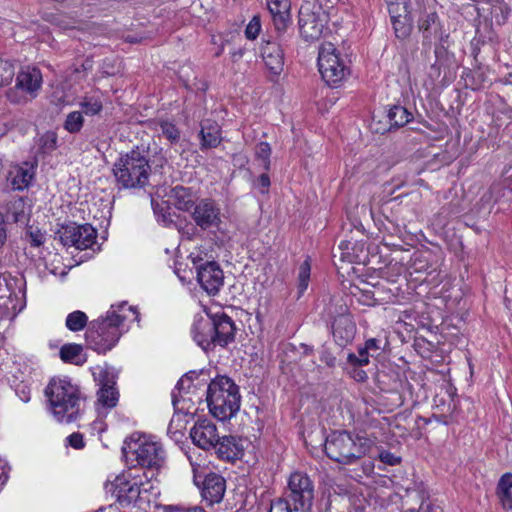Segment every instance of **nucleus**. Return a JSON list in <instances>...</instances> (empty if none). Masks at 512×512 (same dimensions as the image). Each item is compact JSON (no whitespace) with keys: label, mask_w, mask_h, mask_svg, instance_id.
<instances>
[{"label":"nucleus","mask_w":512,"mask_h":512,"mask_svg":"<svg viewBox=\"0 0 512 512\" xmlns=\"http://www.w3.org/2000/svg\"><path fill=\"white\" fill-rule=\"evenodd\" d=\"M322 7L326 9V11L336 4L339 3L340 0H316Z\"/></svg>","instance_id":"obj_57"},{"label":"nucleus","mask_w":512,"mask_h":512,"mask_svg":"<svg viewBox=\"0 0 512 512\" xmlns=\"http://www.w3.org/2000/svg\"><path fill=\"white\" fill-rule=\"evenodd\" d=\"M171 197L174 199V205L178 210L188 212L196 205L195 195L191 188L180 185L171 190Z\"/></svg>","instance_id":"obj_26"},{"label":"nucleus","mask_w":512,"mask_h":512,"mask_svg":"<svg viewBox=\"0 0 512 512\" xmlns=\"http://www.w3.org/2000/svg\"><path fill=\"white\" fill-rule=\"evenodd\" d=\"M320 360L328 367H334L336 364V358L328 351L322 352Z\"/></svg>","instance_id":"obj_54"},{"label":"nucleus","mask_w":512,"mask_h":512,"mask_svg":"<svg viewBox=\"0 0 512 512\" xmlns=\"http://www.w3.org/2000/svg\"><path fill=\"white\" fill-rule=\"evenodd\" d=\"M491 196H492V191H490V192H488L487 194H485V196L483 197V199H484V200H485V199L489 200V199L491 198Z\"/></svg>","instance_id":"obj_63"},{"label":"nucleus","mask_w":512,"mask_h":512,"mask_svg":"<svg viewBox=\"0 0 512 512\" xmlns=\"http://www.w3.org/2000/svg\"><path fill=\"white\" fill-rule=\"evenodd\" d=\"M42 73L37 67H23L16 75L15 83L24 91L36 98L42 87Z\"/></svg>","instance_id":"obj_18"},{"label":"nucleus","mask_w":512,"mask_h":512,"mask_svg":"<svg viewBox=\"0 0 512 512\" xmlns=\"http://www.w3.org/2000/svg\"><path fill=\"white\" fill-rule=\"evenodd\" d=\"M265 66L274 75H279L284 67V53L276 42H266L261 49Z\"/></svg>","instance_id":"obj_19"},{"label":"nucleus","mask_w":512,"mask_h":512,"mask_svg":"<svg viewBox=\"0 0 512 512\" xmlns=\"http://www.w3.org/2000/svg\"><path fill=\"white\" fill-rule=\"evenodd\" d=\"M187 374H191L190 375V384L192 383L193 379L196 378L198 376L197 372L196 371H190L188 372Z\"/></svg>","instance_id":"obj_61"},{"label":"nucleus","mask_w":512,"mask_h":512,"mask_svg":"<svg viewBox=\"0 0 512 512\" xmlns=\"http://www.w3.org/2000/svg\"><path fill=\"white\" fill-rule=\"evenodd\" d=\"M107 492H111L122 506L135 502L141 493L140 485L137 482L128 481L125 476H118L116 479L105 485Z\"/></svg>","instance_id":"obj_15"},{"label":"nucleus","mask_w":512,"mask_h":512,"mask_svg":"<svg viewBox=\"0 0 512 512\" xmlns=\"http://www.w3.org/2000/svg\"><path fill=\"white\" fill-rule=\"evenodd\" d=\"M7 215L15 223H25L28 220V208L24 198H13L7 205Z\"/></svg>","instance_id":"obj_29"},{"label":"nucleus","mask_w":512,"mask_h":512,"mask_svg":"<svg viewBox=\"0 0 512 512\" xmlns=\"http://www.w3.org/2000/svg\"><path fill=\"white\" fill-rule=\"evenodd\" d=\"M151 204L158 223L164 227H169L174 223L171 208L166 201L156 202L152 199Z\"/></svg>","instance_id":"obj_31"},{"label":"nucleus","mask_w":512,"mask_h":512,"mask_svg":"<svg viewBox=\"0 0 512 512\" xmlns=\"http://www.w3.org/2000/svg\"><path fill=\"white\" fill-rule=\"evenodd\" d=\"M269 512H295L293 505L285 497L279 498L271 503Z\"/></svg>","instance_id":"obj_46"},{"label":"nucleus","mask_w":512,"mask_h":512,"mask_svg":"<svg viewBox=\"0 0 512 512\" xmlns=\"http://www.w3.org/2000/svg\"><path fill=\"white\" fill-rule=\"evenodd\" d=\"M379 459L381 460V462L390 466L397 465L401 462L400 457L395 456L393 453L389 451H381L379 453Z\"/></svg>","instance_id":"obj_48"},{"label":"nucleus","mask_w":512,"mask_h":512,"mask_svg":"<svg viewBox=\"0 0 512 512\" xmlns=\"http://www.w3.org/2000/svg\"><path fill=\"white\" fill-rule=\"evenodd\" d=\"M58 235L64 246H75L77 249L84 250L94 244L97 232L90 224L69 223L62 226Z\"/></svg>","instance_id":"obj_11"},{"label":"nucleus","mask_w":512,"mask_h":512,"mask_svg":"<svg viewBox=\"0 0 512 512\" xmlns=\"http://www.w3.org/2000/svg\"><path fill=\"white\" fill-rule=\"evenodd\" d=\"M242 55H243V52H242L241 49H238V50H236V51H234L232 53V57H233L234 60H237V59L241 58Z\"/></svg>","instance_id":"obj_60"},{"label":"nucleus","mask_w":512,"mask_h":512,"mask_svg":"<svg viewBox=\"0 0 512 512\" xmlns=\"http://www.w3.org/2000/svg\"><path fill=\"white\" fill-rule=\"evenodd\" d=\"M100 389L98 391V402L106 408H113L118 402V391L115 388V381L105 375L100 380Z\"/></svg>","instance_id":"obj_24"},{"label":"nucleus","mask_w":512,"mask_h":512,"mask_svg":"<svg viewBox=\"0 0 512 512\" xmlns=\"http://www.w3.org/2000/svg\"><path fill=\"white\" fill-rule=\"evenodd\" d=\"M26 236L31 246L39 247L44 243V234L38 228L29 227Z\"/></svg>","instance_id":"obj_45"},{"label":"nucleus","mask_w":512,"mask_h":512,"mask_svg":"<svg viewBox=\"0 0 512 512\" xmlns=\"http://www.w3.org/2000/svg\"><path fill=\"white\" fill-rule=\"evenodd\" d=\"M260 29V19L254 16L245 29V35L248 39L253 40L259 35Z\"/></svg>","instance_id":"obj_47"},{"label":"nucleus","mask_w":512,"mask_h":512,"mask_svg":"<svg viewBox=\"0 0 512 512\" xmlns=\"http://www.w3.org/2000/svg\"><path fill=\"white\" fill-rule=\"evenodd\" d=\"M197 280L209 295H215L223 286L224 274L217 262L207 261L197 266Z\"/></svg>","instance_id":"obj_13"},{"label":"nucleus","mask_w":512,"mask_h":512,"mask_svg":"<svg viewBox=\"0 0 512 512\" xmlns=\"http://www.w3.org/2000/svg\"><path fill=\"white\" fill-rule=\"evenodd\" d=\"M57 148V134L47 131L40 138V149L43 153H51Z\"/></svg>","instance_id":"obj_41"},{"label":"nucleus","mask_w":512,"mask_h":512,"mask_svg":"<svg viewBox=\"0 0 512 512\" xmlns=\"http://www.w3.org/2000/svg\"><path fill=\"white\" fill-rule=\"evenodd\" d=\"M388 119L391 127H403L407 123H409L413 115L410 113L405 107L400 105L392 106L388 111Z\"/></svg>","instance_id":"obj_30"},{"label":"nucleus","mask_w":512,"mask_h":512,"mask_svg":"<svg viewBox=\"0 0 512 512\" xmlns=\"http://www.w3.org/2000/svg\"><path fill=\"white\" fill-rule=\"evenodd\" d=\"M392 25L397 38L404 39L409 36L411 32V26L407 22V17L404 16V20L399 16H391Z\"/></svg>","instance_id":"obj_34"},{"label":"nucleus","mask_w":512,"mask_h":512,"mask_svg":"<svg viewBox=\"0 0 512 512\" xmlns=\"http://www.w3.org/2000/svg\"><path fill=\"white\" fill-rule=\"evenodd\" d=\"M201 150L215 148L221 143V129L215 121L204 120L200 130Z\"/></svg>","instance_id":"obj_22"},{"label":"nucleus","mask_w":512,"mask_h":512,"mask_svg":"<svg viewBox=\"0 0 512 512\" xmlns=\"http://www.w3.org/2000/svg\"><path fill=\"white\" fill-rule=\"evenodd\" d=\"M212 449L215 451L218 458L226 461H233L240 458L243 451L240 442L236 437L231 435L219 436V441L214 443Z\"/></svg>","instance_id":"obj_20"},{"label":"nucleus","mask_w":512,"mask_h":512,"mask_svg":"<svg viewBox=\"0 0 512 512\" xmlns=\"http://www.w3.org/2000/svg\"><path fill=\"white\" fill-rule=\"evenodd\" d=\"M126 305L127 303L123 302L118 306L122 313H118L112 306L106 317L90 323L85 333V339L91 349L98 353H106L115 346L121 336L120 325L128 318L126 311L134 316L135 321H139V313L136 308L129 306L125 309Z\"/></svg>","instance_id":"obj_1"},{"label":"nucleus","mask_w":512,"mask_h":512,"mask_svg":"<svg viewBox=\"0 0 512 512\" xmlns=\"http://www.w3.org/2000/svg\"><path fill=\"white\" fill-rule=\"evenodd\" d=\"M92 67H93V60L91 58H87L83 61V63L81 64V68H82V72H87V71H90L92 70Z\"/></svg>","instance_id":"obj_58"},{"label":"nucleus","mask_w":512,"mask_h":512,"mask_svg":"<svg viewBox=\"0 0 512 512\" xmlns=\"http://www.w3.org/2000/svg\"><path fill=\"white\" fill-rule=\"evenodd\" d=\"M507 81L509 83H512V73L509 74L508 78H507Z\"/></svg>","instance_id":"obj_64"},{"label":"nucleus","mask_w":512,"mask_h":512,"mask_svg":"<svg viewBox=\"0 0 512 512\" xmlns=\"http://www.w3.org/2000/svg\"><path fill=\"white\" fill-rule=\"evenodd\" d=\"M235 160L239 163L240 166H244L248 162L247 158L244 156H238L235 158Z\"/></svg>","instance_id":"obj_59"},{"label":"nucleus","mask_w":512,"mask_h":512,"mask_svg":"<svg viewBox=\"0 0 512 512\" xmlns=\"http://www.w3.org/2000/svg\"><path fill=\"white\" fill-rule=\"evenodd\" d=\"M373 444L374 442L364 435L333 431L326 438L324 451L327 457L339 464L353 465L370 452Z\"/></svg>","instance_id":"obj_3"},{"label":"nucleus","mask_w":512,"mask_h":512,"mask_svg":"<svg viewBox=\"0 0 512 512\" xmlns=\"http://www.w3.org/2000/svg\"><path fill=\"white\" fill-rule=\"evenodd\" d=\"M235 331L233 320L224 313L195 318L191 330L194 341L204 351L217 345L225 347L234 340Z\"/></svg>","instance_id":"obj_2"},{"label":"nucleus","mask_w":512,"mask_h":512,"mask_svg":"<svg viewBox=\"0 0 512 512\" xmlns=\"http://www.w3.org/2000/svg\"><path fill=\"white\" fill-rule=\"evenodd\" d=\"M87 322V315L80 310H76L68 314L65 325L70 331L77 332L84 329Z\"/></svg>","instance_id":"obj_33"},{"label":"nucleus","mask_w":512,"mask_h":512,"mask_svg":"<svg viewBox=\"0 0 512 512\" xmlns=\"http://www.w3.org/2000/svg\"><path fill=\"white\" fill-rule=\"evenodd\" d=\"M83 116L79 111H73L66 117L64 128L70 133H77L83 127Z\"/></svg>","instance_id":"obj_36"},{"label":"nucleus","mask_w":512,"mask_h":512,"mask_svg":"<svg viewBox=\"0 0 512 512\" xmlns=\"http://www.w3.org/2000/svg\"><path fill=\"white\" fill-rule=\"evenodd\" d=\"M365 347L369 350V351H379L380 350V346H379V341L375 338H371V339H368L366 342H365Z\"/></svg>","instance_id":"obj_56"},{"label":"nucleus","mask_w":512,"mask_h":512,"mask_svg":"<svg viewBox=\"0 0 512 512\" xmlns=\"http://www.w3.org/2000/svg\"><path fill=\"white\" fill-rule=\"evenodd\" d=\"M358 376L360 380H365L367 378L366 373L364 371H360L358 373Z\"/></svg>","instance_id":"obj_62"},{"label":"nucleus","mask_w":512,"mask_h":512,"mask_svg":"<svg viewBox=\"0 0 512 512\" xmlns=\"http://www.w3.org/2000/svg\"><path fill=\"white\" fill-rule=\"evenodd\" d=\"M310 263L308 260H305L299 267L298 273V296L300 297L303 292L307 289L309 279H310Z\"/></svg>","instance_id":"obj_38"},{"label":"nucleus","mask_w":512,"mask_h":512,"mask_svg":"<svg viewBox=\"0 0 512 512\" xmlns=\"http://www.w3.org/2000/svg\"><path fill=\"white\" fill-rule=\"evenodd\" d=\"M190 436L193 443L204 450L212 449L219 441L216 425L208 419L198 420L191 428Z\"/></svg>","instance_id":"obj_16"},{"label":"nucleus","mask_w":512,"mask_h":512,"mask_svg":"<svg viewBox=\"0 0 512 512\" xmlns=\"http://www.w3.org/2000/svg\"><path fill=\"white\" fill-rule=\"evenodd\" d=\"M163 136L171 143H177L180 139V131L175 124L169 121H161L159 123Z\"/></svg>","instance_id":"obj_40"},{"label":"nucleus","mask_w":512,"mask_h":512,"mask_svg":"<svg viewBox=\"0 0 512 512\" xmlns=\"http://www.w3.org/2000/svg\"><path fill=\"white\" fill-rule=\"evenodd\" d=\"M15 75V69L8 60L0 59V87L8 85Z\"/></svg>","instance_id":"obj_39"},{"label":"nucleus","mask_w":512,"mask_h":512,"mask_svg":"<svg viewBox=\"0 0 512 512\" xmlns=\"http://www.w3.org/2000/svg\"><path fill=\"white\" fill-rule=\"evenodd\" d=\"M267 7L272 15L275 28L278 32L284 31L290 20V0H267Z\"/></svg>","instance_id":"obj_21"},{"label":"nucleus","mask_w":512,"mask_h":512,"mask_svg":"<svg viewBox=\"0 0 512 512\" xmlns=\"http://www.w3.org/2000/svg\"><path fill=\"white\" fill-rule=\"evenodd\" d=\"M314 492L310 477L302 472H294L289 477L284 497L293 505L295 512H311Z\"/></svg>","instance_id":"obj_9"},{"label":"nucleus","mask_w":512,"mask_h":512,"mask_svg":"<svg viewBox=\"0 0 512 512\" xmlns=\"http://www.w3.org/2000/svg\"><path fill=\"white\" fill-rule=\"evenodd\" d=\"M318 67L323 80L329 86L336 87L349 75L344 59L330 42L323 43L319 48Z\"/></svg>","instance_id":"obj_8"},{"label":"nucleus","mask_w":512,"mask_h":512,"mask_svg":"<svg viewBox=\"0 0 512 512\" xmlns=\"http://www.w3.org/2000/svg\"><path fill=\"white\" fill-rule=\"evenodd\" d=\"M179 232L181 233L182 237L188 240H192L197 234V228L191 224H188L185 227L179 228Z\"/></svg>","instance_id":"obj_52"},{"label":"nucleus","mask_w":512,"mask_h":512,"mask_svg":"<svg viewBox=\"0 0 512 512\" xmlns=\"http://www.w3.org/2000/svg\"><path fill=\"white\" fill-rule=\"evenodd\" d=\"M328 11L316 0H304L298 13V25L301 37L306 42L319 40L328 30Z\"/></svg>","instance_id":"obj_7"},{"label":"nucleus","mask_w":512,"mask_h":512,"mask_svg":"<svg viewBox=\"0 0 512 512\" xmlns=\"http://www.w3.org/2000/svg\"><path fill=\"white\" fill-rule=\"evenodd\" d=\"M7 100L14 105H26L35 98L27 94L24 89L15 85L6 91Z\"/></svg>","instance_id":"obj_32"},{"label":"nucleus","mask_w":512,"mask_h":512,"mask_svg":"<svg viewBox=\"0 0 512 512\" xmlns=\"http://www.w3.org/2000/svg\"><path fill=\"white\" fill-rule=\"evenodd\" d=\"M151 167L145 150L138 147L122 155L113 165V175L119 188L137 189L149 182Z\"/></svg>","instance_id":"obj_4"},{"label":"nucleus","mask_w":512,"mask_h":512,"mask_svg":"<svg viewBox=\"0 0 512 512\" xmlns=\"http://www.w3.org/2000/svg\"><path fill=\"white\" fill-rule=\"evenodd\" d=\"M419 30L422 32L424 42L432 43L442 38L440 23L435 12L427 13L420 18Z\"/></svg>","instance_id":"obj_23"},{"label":"nucleus","mask_w":512,"mask_h":512,"mask_svg":"<svg viewBox=\"0 0 512 512\" xmlns=\"http://www.w3.org/2000/svg\"><path fill=\"white\" fill-rule=\"evenodd\" d=\"M347 361L354 366H365L369 363V350L364 346L358 349V356L349 353Z\"/></svg>","instance_id":"obj_42"},{"label":"nucleus","mask_w":512,"mask_h":512,"mask_svg":"<svg viewBox=\"0 0 512 512\" xmlns=\"http://www.w3.org/2000/svg\"><path fill=\"white\" fill-rule=\"evenodd\" d=\"M206 400L214 417L222 421L230 419L240 409L239 387L229 377L218 376L210 382Z\"/></svg>","instance_id":"obj_6"},{"label":"nucleus","mask_w":512,"mask_h":512,"mask_svg":"<svg viewBox=\"0 0 512 512\" xmlns=\"http://www.w3.org/2000/svg\"><path fill=\"white\" fill-rule=\"evenodd\" d=\"M128 449L129 451H126V448H123L126 456L130 453L134 460L142 467L159 469L164 464L165 452L157 442L139 439L133 445H129Z\"/></svg>","instance_id":"obj_10"},{"label":"nucleus","mask_w":512,"mask_h":512,"mask_svg":"<svg viewBox=\"0 0 512 512\" xmlns=\"http://www.w3.org/2000/svg\"><path fill=\"white\" fill-rule=\"evenodd\" d=\"M220 211L219 206L213 199L204 198L196 203L191 216L197 226L202 230H207L219 226L221 223Z\"/></svg>","instance_id":"obj_12"},{"label":"nucleus","mask_w":512,"mask_h":512,"mask_svg":"<svg viewBox=\"0 0 512 512\" xmlns=\"http://www.w3.org/2000/svg\"><path fill=\"white\" fill-rule=\"evenodd\" d=\"M83 112L86 115H97L102 111V101L97 97H84L80 103Z\"/></svg>","instance_id":"obj_35"},{"label":"nucleus","mask_w":512,"mask_h":512,"mask_svg":"<svg viewBox=\"0 0 512 512\" xmlns=\"http://www.w3.org/2000/svg\"><path fill=\"white\" fill-rule=\"evenodd\" d=\"M226 490L225 479L217 473H209L202 483L201 495L210 505L219 503Z\"/></svg>","instance_id":"obj_17"},{"label":"nucleus","mask_w":512,"mask_h":512,"mask_svg":"<svg viewBox=\"0 0 512 512\" xmlns=\"http://www.w3.org/2000/svg\"><path fill=\"white\" fill-rule=\"evenodd\" d=\"M190 375L191 374H185L183 377H181L176 386L175 390L172 391L171 397H172V403L175 409H177V404L179 402L178 394L176 393V390L180 393L182 390H185L186 388H190Z\"/></svg>","instance_id":"obj_43"},{"label":"nucleus","mask_w":512,"mask_h":512,"mask_svg":"<svg viewBox=\"0 0 512 512\" xmlns=\"http://www.w3.org/2000/svg\"><path fill=\"white\" fill-rule=\"evenodd\" d=\"M60 359L64 363L82 366L87 362V355L83 346L76 343L64 344L59 350Z\"/></svg>","instance_id":"obj_25"},{"label":"nucleus","mask_w":512,"mask_h":512,"mask_svg":"<svg viewBox=\"0 0 512 512\" xmlns=\"http://www.w3.org/2000/svg\"><path fill=\"white\" fill-rule=\"evenodd\" d=\"M334 341L340 347L350 344L356 335V324L348 313L347 305L340 306V313L332 323Z\"/></svg>","instance_id":"obj_14"},{"label":"nucleus","mask_w":512,"mask_h":512,"mask_svg":"<svg viewBox=\"0 0 512 512\" xmlns=\"http://www.w3.org/2000/svg\"><path fill=\"white\" fill-rule=\"evenodd\" d=\"M512 473H505L498 481L496 495L504 509H512Z\"/></svg>","instance_id":"obj_28"},{"label":"nucleus","mask_w":512,"mask_h":512,"mask_svg":"<svg viewBox=\"0 0 512 512\" xmlns=\"http://www.w3.org/2000/svg\"><path fill=\"white\" fill-rule=\"evenodd\" d=\"M45 393L58 421L71 423L78 418L82 410V399L77 386L67 380L52 379Z\"/></svg>","instance_id":"obj_5"},{"label":"nucleus","mask_w":512,"mask_h":512,"mask_svg":"<svg viewBox=\"0 0 512 512\" xmlns=\"http://www.w3.org/2000/svg\"><path fill=\"white\" fill-rule=\"evenodd\" d=\"M7 240V231L5 228L4 216L0 212V249L3 247Z\"/></svg>","instance_id":"obj_55"},{"label":"nucleus","mask_w":512,"mask_h":512,"mask_svg":"<svg viewBox=\"0 0 512 512\" xmlns=\"http://www.w3.org/2000/svg\"><path fill=\"white\" fill-rule=\"evenodd\" d=\"M34 176L32 166L16 167L10 172V182L14 190H23L29 186Z\"/></svg>","instance_id":"obj_27"},{"label":"nucleus","mask_w":512,"mask_h":512,"mask_svg":"<svg viewBox=\"0 0 512 512\" xmlns=\"http://www.w3.org/2000/svg\"><path fill=\"white\" fill-rule=\"evenodd\" d=\"M67 441L71 447L74 449H82L85 446L83 435L81 433L75 432L67 437Z\"/></svg>","instance_id":"obj_49"},{"label":"nucleus","mask_w":512,"mask_h":512,"mask_svg":"<svg viewBox=\"0 0 512 512\" xmlns=\"http://www.w3.org/2000/svg\"><path fill=\"white\" fill-rule=\"evenodd\" d=\"M68 71L70 78H73L74 81H80L86 77V73L82 72L81 65L70 67Z\"/></svg>","instance_id":"obj_53"},{"label":"nucleus","mask_w":512,"mask_h":512,"mask_svg":"<svg viewBox=\"0 0 512 512\" xmlns=\"http://www.w3.org/2000/svg\"><path fill=\"white\" fill-rule=\"evenodd\" d=\"M256 185L261 189V193H267L270 186V178L267 173H263L259 176Z\"/></svg>","instance_id":"obj_51"},{"label":"nucleus","mask_w":512,"mask_h":512,"mask_svg":"<svg viewBox=\"0 0 512 512\" xmlns=\"http://www.w3.org/2000/svg\"><path fill=\"white\" fill-rule=\"evenodd\" d=\"M164 512H206L202 507L184 508L181 506L168 505L164 507Z\"/></svg>","instance_id":"obj_50"},{"label":"nucleus","mask_w":512,"mask_h":512,"mask_svg":"<svg viewBox=\"0 0 512 512\" xmlns=\"http://www.w3.org/2000/svg\"><path fill=\"white\" fill-rule=\"evenodd\" d=\"M255 155H256V158L261 161L262 168L265 171H268L270 169V165H271V161H270L271 147H270L269 143L260 142L256 146Z\"/></svg>","instance_id":"obj_37"},{"label":"nucleus","mask_w":512,"mask_h":512,"mask_svg":"<svg viewBox=\"0 0 512 512\" xmlns=\"http://www.w3.org/2000/svg\"><path fill=\"white\" fill-rule=\"evenodd\" d=\"M510 8L506 4L495 5L492 8V15L498 24H504L510 15Z\"/></svg>","instance_id":"obj_44"}]
</instances>
